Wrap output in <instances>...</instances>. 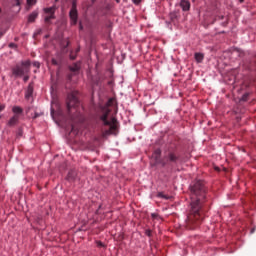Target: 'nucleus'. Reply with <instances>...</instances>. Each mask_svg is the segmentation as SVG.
<instances>
[{
    "mask_svg": "<svg viewBox=\"0 0 256 256\" xmlns=\"http://www.w3.org/2000/svg\"><path fill=\"white\" fill-rule=\"evenodd\" d=\"M76 53H79V48L76 50Z\"/></svg>",
    "mask_w": 256,
    "mask_h": 256,
    "instance_id": "40",
    "label": "nucleus"
},
{
    "mask_svg": "<svg viewBox=\"0 0 256 256\" xmlns=\"http://www.w3.org/2000/svg\"><path fill=\"white\" fill-rule=\"evenodd\" d=\"M157 217H159L158 214H156V213H153V214H152V219H157Z\"/></svg>",
    "mask_w": 256,
    "mask_h": 256,
    "instance_id": "33",
    "label": "nucleus"
},
{
    "mask_svg": "<svg viewBox=\"0 0 256 256\" xmlns=\"http://www.w3.org/2000/svg\"><path fill=\"white\" fill-rule=\"evenodd\" d=\"M23 81H24L25 83H27V82L29 81V75L25 74V75H24V78H23Z\"/></svg>",
    "mask_w": 256,
    "mask_h": 256,
    "instance_id": "26",
    "label": "nucleus"
},
{
    "mask_svg": "<svg viewBox=\"0 0 256 256\" xmlns=\"http://www.w3.org/2000/svg\"><path fill=\"white\" fill-rule=\"evenodd\" d=\"M9 47L13 48V47H17V45H15V43H10Z\"/></svg>",
    "mask_w": 256,
    "mask_h": 256,
    "instance_id": "34",
    "label": "nucleus"
},
{
    "mask_svg": "<svg viewBox=\"0 0 256 256\" xmlns=\"http://www.w3.org/2000/svg\"><path fill=\"white\" fill-rule=\"evenodd\" d=\"M154 159L156 161V163L159 164V161H162L163 159H161V149H156L154 151Z\"/></svg>",
    "mask_w": 256,
    "mask_h": 256,
    "instance_id": "13",
    "label": "nucleus"
},
{
    "mask_svg": "<svg viewBox=\"0 0 256 256\" xmlns=\"http://www.w3.org/2000/svg\"><path fill=\"white\" fill-rule=\"evenodd\" d=\"M157 197H160V199H169V196L163 194V192H159V193L157 194Z\"/></svg>",
    "mask_w": 256,
    "mask_h": 256,
    "instance_id": "18",
    "label": "nucleus"
},
{
    "mask_svg": "<svg viewBox=\"0 0 256 256\" xmlns=\"http://www.w3.org/2000/svg\"><path fill=\"white\" fill-rule=\"evenodd\" d=\"M39 17V13L37 12H32L29 17H28V23H34L35 19Z\"/></svg>",
    "mask_w": 256,
    "mask_h": 256,
    "instance_id": "15",
    "label": "nucleus"
},
{
    "mask_svg": "<svg viewBox=\"0 0 256 256\" xmlns=\"http://www.w3.org/2000/svg\"><path fill=\"white\" fill-rule=\"evenodd\" d=\"M76 58H77L76 55L70 54V59H71L72 61H75Z\"/></svg>",
    "mask_w": 256,
    "mask_h": 256,
    "instance_id": "30",
    "label": "nucleus"
},
{
    "mask_svg": "<svg viewBox=\"0 0 256 256\" xmlns=\"http://www.w3.org/2000/svg\"><path fill=\"white\" fill-rule=\"evenodd\" d=\"M19 117L18 116H13L10 118V120L8 121V127H15V125H17V123H19Z\"/></svg>",
    "mask_w": 256,
    "mask_h": 256,
    "instance_id": "10",
    "label": "nucleus"
},
{
    "mask_svg": "<svg viewBox=\"0 0 256 256\" xmlns=\"http://www.w3.org/2000/svg\"><path fill=\"white\" fill-rule=\"evenodd\" d=\"M56 9L57 8L55 6L43 9V11H44V23H46V25H51V20L55 19Z\"/></svg>",
    "mask_w": 256,
    "mask_h": 256,
    "instance_id": "5",
    "label": "nucleus"
},
{
    "mask_svg": "<svg viewBox=\"0 0 256 256\" xmlns=\"http://www.w3.org/2000/svg\"><path fill=\"white\" fill-rule=\"evenodd\" d=\"M169 17H170V21H171L172 23H174V21L177 20V12H171V13L169 14Z\"/></svg>",
    "mask_w": 256,
    "mask_h": 256,
    "instance_id": "17",
    "label": "nucleus"
},
{
    "mask_svg": "<svg viewBox=\"0 0 256 256\" xmlns=\"http://www.w3.org/2000/svg\"><path fill=\"white\" fill-rule=\"evenodd\" d=\"M52 65H59V61H57V59L53 58Z\"/></svg>",
    "mask_w": 256,
    "mask_h": 256,
    "instance_id": "27",
    "label": "nucleus"
},
{
    "mask_svg": "<svg viewBox=\"0 0 256 256\" xmlns=\"http://www.w3.org/2000/svg\"><path fill=\"white\" fill-rule=\"evenodd\" d=\"M5 110V105L4 104H0V113L1 111H4Z\"/></svg>",
    "mask_w": 256,
    "mask_h": 256,
    "instance_id": "32",
    "label": "nucleus"
},
{
    "mask_svg": "<svg viewBox=\"0 0 256 256\" xmlns=\"http://www.w3.org/2000/svg\"><path fill=\"white\" fill-rule=\"evenodd\" d=\"M53 113H55V110L52 109V110H51V115H52V116H53Z\"/></svg>",
    "mask_w": 256,
    "mask_h": 256,
    "instance_id": "37",
    "label": "nucleus"
},
{
    "mask_svg": "<svg viewBox=\"0 0 256 256\" xmlns=\"http://www.w3.org/2000/svg\"><path fill=\"white\" fill-rule=\"evenodd\" d=\"M77 177V171L70 170L67 175V181H75V178Z\"/></svg>",
    "mask_w": 256,
    "mask_h": 256,
    "instance_id": "12",
    "label": "nucleus"
},
{
    "mask_svg": "<svg viewBox=\"0 0 256 256\" xmlns=\"http://www.w3.org/2000/svg\"><path fill=\"white\" fill-rule=\"evenodd\" d=\"M13 1V5L16 7H19V5H21V3H23V0H12Z\"/></svg>",
    "mask_w": 256,
    "mask_h": 256,
    "instance_id": "19",
    "label": "nucleus"
},
{
    "mask_svg": "<svg viewBox=\"0 0 256 256\" xmlns=\"http://www.w3.org/2000/svg\"><path fill=\"white\" fill-rule=\"evenodd\" d=\"M239 3H245V0H239Z\"/></svg>",
    "mask_w": 256,
    "mask_h": 256,
    "instance_id": "36",
    "label": "nucleus"
},
{
    "mask_svg": "<svg viewBox=\"0 0 256 256\" xmlns=\"http://www.w3.org/2000/svg\"><path fill=\"white\" fill-rule=\"evenodd\" d=\"M33 66L39 69L41 67V64L39 62H33Z\"/></svg>",
    "mask_w": 256,
    "mask_h": 256,
    "instance_id": "25",
    "label": "nucleus"
},
{
    "mask_svg": "<svg viewBox=\"0 0 256 256\" xmlns=\"http://www.w3.org/2000/svg\"><path fill=\"white\" fill-rule=\"evenodd\" d=\"M17 137H23V129H19L17 132Z\"/></svg>",
    "mask_w": 256,
    "mask_h": 256,
    "instance_id": "23",
    "label": "nucleus"
},
{
    "mask_svg": "<svg viewBox=\"0 0 256 256\" xmlns=\"http://www.w3.org/2000/svg\"><path fill=\"white\" fill-rule=\"evenodd\" d=\"M5 35V32H0V37H3Z\"/></svg>",
    "mask_w": 256,
    "mask_h": 256,
    "instance_id": "35",
    "label": "nucleus"
},
{
    "mask_svg": "<svg viewBox=\"0 0 256 256\" xmlns=\"http://www.w3.org/2000/svg\"><path fill=\"white\" fill-rule=\"evenodd\" d=\"M12 112L14 113V116H18L20 118L21 115H23V108L19 106H14L12 108Z\"/></svg>",
    "mask_w": 256,
    "mask_h": 256,
    "instance_id": "9",
    "label": "nucleus"
},
{
    "mask_svg": "<svg viewBox=\"0 0 256 256\" xmlns=\"http://www.w3.org/2000/svg\"><path fill=\"white\" fill-rule=\"evenodd\" d=\"M180 7L182 11H189V9H191V2H189L188 0H181Z\"/></svg>",
    "mask_w": 256,
    "mask_h": 256,
    "instance_id": "8",
    "label": "nucleus"
},
{
    "mask_svg": "<svg viewBox=\"0 0 256 256\" xmlns=\"http://www.w3.org/2000/svg\"><path fill=\"white\" fill-rule=\"evenodd\" d=\"M37 0H27V5H35Z\"/></svg>",
    "mask_w": 256,
    "mask_h": 256,
    "instance_id": "21",
    "label": "nucleus"
},
{
    "mask_svg": "<svg viewBox=\"0 0 256 256\" xmlns=\"http://www.w3.org/2000/svg\"><path fill=\"white\" fill-rule=\"evenodd\" d=\"M71 10H77V0H72Z\"/></svg>",
    "mask_w": 256,
    "mask_h": 256,
    "instance_id": "20",
    "label": "nucleus"
},
{
    "mask_svg": "<svg viewBox=\"0 0 256 256\" xmlns=\"http://www.w3.org/2000/svg\"><path fill=\"white\" fill-rule=\"evenodd\" d=\"M115 105V100L110 98L105 106L100 108L99 119L102 121V135L103 137H107V135H117L119 129V122L117 118L110 117L109 113H111V107Z\"/></svg>",
    "mask_w": 256,
    "mask_h": 256,
    "instance_id": "2",
    "label": "nucleus"
},
{
    "mask_svg": "<svg viewBox=\"0 0 256 256\" xmlns=\"http://www.w3.org/2000/svg\"><path fill=\"white\" fill-rule=\"evenodd\" d=\"M249 97V94H244L242 96V101H247V98Z\"/></svg>",
    "mask_w": 256,
    "mask_h": 256,
    "instance_id": "29",
    "label": "nucleus"
},
{
    "mask_svg": "<svg viewBox=\"0 0 256 256\" xmlns=\"http://www.w3.org/2000/svg\"><path fill=\"white\" fill-rule=\"evenodd\" d=\"M78 92H72L68 94L67 97V109L68 113L71 116L72 124H71V132L77 131V128L75 126V123H83L85 121V118H83V115H81V112H79V105L81 103L79 102V98H77ZM73 113H75L73 115Z\"/></svg>",
    "mask_w": 256,
    "mask_h": 256,
    "instance_id": "3",
    "label": "nucleus"
},
{
    "mask_svg": "<svg viewBox=\"0 0 256 256\" xmlns=\"http://www.w3.org/2000/svg\"><path fill=\"white\" fill-rule=\"evenodd\" d=\"M80 29H83V26L80 24Z\"/></svg>",
    "mask_w": 256,
    "mask_h": 256,
    "instance_id": "39",
    "label": "nucleus"
},
{
    "mask_svg": "<svg viewBox=\"0 0 256 256\" xmlns=\"http://www.w3.org/2000/svg\"><path fill=\"white\" fill-rule=\"evenodd\" d=\"M194 59L196 63H203V60L205 59V55L203 53H195Z\"/></svg>",
    "mask_w": 256,
    "mask_h": 256,
    "instance_id": "11",
    "label": "nucleus"
},
{
    "mask_svg": "<svg viewBox=\"0 0 256 256\" xmlns=\"http://www.w3.org/2000/svg\"><path fill=\"white\" fill-rule=\"evenodd\" d=\"M251 233H255V229H252V230H251Z\"/></svg>",
    "mask_w": 256,
    "mask_h": 256,
    "instance_id": "38",
    "label": "nucleus"
},
{
    "mask_svg": "<svg viewBox=\"0 0 256 256\" xmlns=\"http://www.w3.org/2000/svg\"><path fill=\"white\" fill-rule=\"evenodd\" d=\"M96 245H97V247H105V244H103V242H101V241H97Z\"/></svg>",
    "mask_w": 256,
    "mask_h": 256,
    "instance_id": "24",
    "label": "nucleus"
},
{
    "mask_svg": "<svg viewBox=\"0 0 256 256\" xmlns=\"http://www.w3.org/2000/svg\"><path fill=\"white\" fill-rule=\"evenodd\" d=\"M69 17L71 20V25H77V21L79 19V13L77 10H70Z\"/></svg>",
    "mask_w": 256,
    "mask_h": 256,
    "instance_id": "7",
    "label": "nucleus"
},
{
    "mask_svg": "<svg viewBox=\"0 0 256 256\" xmlns=\"http://www.w3.org/2000/svg\"><path fill=\"white\" fill-rule=\"evenodd\" d=\"M41 33H43V30L41 29L36 30V32L34 33V37H37V35H41Z\"/></svg>",
    "mask_w": 256,
    "mask_h": 256,
    "instance_id": "22",
    "label": "nucleus"
},
{
    "mask_svg": "<svg viewBox=\"0 0 256 256\" xmlns=\"http://www.w3.org/2000/svg\"><path fill=\"white\" fill-rule=\"evenodd\" d=\"M29 71H31V61L27 60L21 62V64H16L12 68V75L14 77H23V75H28Z\"/></svg>",
    "mask_w": 256,
    "mask_h": 256,
    "instance_id": "4",
    "label": "nucleus"
},
{
    "mask_svg": "<svg viewBox=\"0 0 256 256\" xmlns=\"http://www.w3.org/2000/svg\"><path fill=\"white\" fill-rule=\"evenodd\" d=\"M179 161V156L174 152H169L162 160L159 161V165L165 167V165H169V163H177Z\"/></svg>",
    "mask_w": 256,
    "mask_h": 256,
    "instance_id": "6",
    "label": "nucleus"
},
{
    "mask_svg": "<svg viewBox=\"0 0 256 256\" xmlns=\"http://www.w3.org/2000/svg\"><path fill=\"white\" fill-rule=\"evenodd\" d=\"M134 5H139V3H141V0H132Z\"/></svg>",
    "mask_w": 256,
    "mask_h": 256,
    "instance_id": "31",
    "label": "nucleus"
},
{
    "mask_svg": "<svg viewBox=\"0 0 256 256\" xmlns=\"http://www.w3.org/2000/svg\"><path fill=\"white\" fill-rule=\"evenodd\" d=\"M69 69L72 73H78L79 69H81V64L75 63L72 66H70Z\"/></svg>",
    "mask_w": 256,
    "mask_h": 256,
    "instance_id": "14",
    "label": "nucleus"
},
{
    "mask_svg": "<svg viewBox=\"0 0 256 256\" xmlns=\"http://www.w3.org/2000/svg\"><path fill=\"white\" fill-rule=\"evenodd\" d=\"M207 202V186L202 180H195L190 185V207L186 220L187 229H197L203 221V207Z\"/></svg>",
    "mask_w": 256,
    "mask_h": 256,
    "instance_id": "1",
    "label": "nucleus"
},
{
    "mask_svg": "<svg viewBox=\"0 0 256 256\" xmlns=\"http://www.w3.org/2000/svg\"><path fill=\"white\" fill-rule=\"evenodd\" d=\"M32 95H33V83H30L26 91V98L29 99V97H31Z\"/></svg>",
    "mask_w": 256,
    "mask_h": 256,
    "instance_id": "16",
    "label": "nucleus"
},
{
    "mask_svg": "<svg viewBox=\"0 0 256 256\" xmlns=\"http://www.w3.org/2000/svg\"><path fill=\"white\" fill-rule=\"evenodd\" d=\"M145 235H147V237H151V235H152L151 230H146Z\"/></svg>",
    "mask_w": 256,
    "mask_h": 256,
    "instance_id": "28",
    "label": "nucleus"
}]
</instances>
